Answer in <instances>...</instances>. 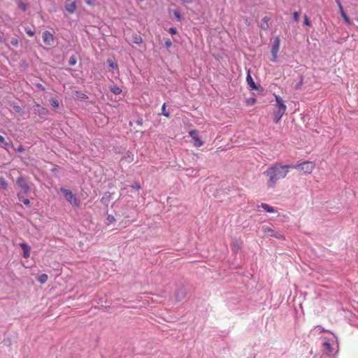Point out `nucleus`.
<instances>
[{
	"instance_id": "obj_1",
	"label": "nucleus",
	"mask_w": 358,
	"mask_h": 358,
	"mask_svg": "<svg viewBox=\"0 0 358 358\" xmlns=\"http://www.w3.org/2000/svg\"><path fill=\"white\" fill-rule=\"evenodd\" d=\"M290 164L282 165L280 163H275L268 167L264 174L268 178L266 185L269 188H274L280 179L286 177L289 172Z\"/></svg>"
},
{
	"instance_id": "obj_2",
	"label": "nucleus",
	"mask_w": 358,
	"mask_h": 358,
	"mask_svg": "<svg viewBox=\"0 0 358 358\" xmlns=\"http://www.w3.org/2000/svg\"><path fill=\"white\" fill-rule=\"evenodd\" d=\"M275 99L276 101V109L273 112L274 122L278 123L281 120L282 115L285 113L287 106H285L282 99L280 96L275 95Z\"/></svg>"
},
{
	"instance_id": "obj_3",
	"label": "nucleus",
	"mask_w": 358,
	"mask_h": 358,
	"mask_svg": "<svg viewBox=\"0 0 358 358\" xmlns=\"http://www.w3.org/2000/svg\"><path fill=\"white\" fill-rule=\"evenodd\" d=\"M315 167L313 162L306 161L296 165L290 164L291 169H296L302 171L304 173H311Z\"/></svg>"
},
{
	"instance_id": "obj_4",
	"label": "nucleus",
	"mask_w": 358,
	"mask_h": 358,
	"mask_svg": "<svg viewBox=\"0 0 358 358\" xmlns=\"http://www.w3.org/2000/svg\"><path fill=\"white\" fill-rule=\"evenodd\" d=\"M65 199L75 208L80 207V203L76 196L69 189L61 188Z\"/></svg>"
},
{
	"instance_id": "obj_5",
	"label": "nucleus",
	"mask_w": 358,
	"mask_h": 358,
	"mask_svg": "<svg viewBox=\"0 0 358 358\" xmlns=\"http://www.w3.org/2000/svg\"><path fill=\"white\" fill-rule=\"evenodd\" d=\"M262 229L263 232L269 236H271V237H273V238H275L280 239V240L285 239V236L282 234H281L280 232L275 231L274 229V228L264 225L262 227Z\"/></svg>"
},
{
	"instance_id": "obj_6",
	"label": "nucleus",
	"mask_w": 358,
	"mask_h": 358,
	"mask_svg": "<svg viewBox=\"0 0 358 358\" xmlns=\"http://www.w3.org/2000/svg\"><path fill=\"white\" fill-rule=\"evenodd\" d=\"M78 0H66L64 7L69 14H73L77 9Z\"/></svg>"
},
{
	"instance_id": "obj_7",
	"label": "nucleus",
	"mask_w": 358,
	"mask_h": 358,
	"mask_svg": "<svg viewBox=\"0 0 358 358\" xmlns=\"http://www.w3.org/2000/svg\"><path fill=\"white\" fill-rule=\"evenodd\" d=\"M187 293V289L185 285H180L178 287L175 296L177 299V301H180L184 299Z\"/></svg>"
},
{
	"instance_id": "obj_8",
	"label": "nucleus",
	"mask_w": 358,
	"mask_h": 358,
	"mask_svg": "<svg viewBox=\"0 0 358 358\" xmlns=\"http://www.w3.org/2000/svg\"><path fill=\"white\" fill-rule=\"evenodd\" d=\"M17 185L22 189L24 194H27L30 191V187L23 177H19L16 180Z\"/></svg>"
},
{
	"instance_id": "obj_9",
	"label": "nucleus",
	"mask_w": 358,
	"mask_h": 358,
	"mask_svg": "<svg viewBox=\"0 0 358 358\" xmlns=\"http://www.w3.org/2000/svg\"><path fill=\"white\" fill-rule=\"evenodd\" d=\"M189 136L192 137V140L194 141V145L196 147H201L203 142L201 140L200 137L199 136L198 131L194 129L189 131Z\"/></svg>"
},
{
	"instance_id": "obj_10",
	"label": "nucleus",
	"mask_w": 358,
	"mask_h": 358,
	"mask_svg": "<svg viewBox=\"0 0 358 358\" xmlns=\"http://www.w3.org/2000/svg\"><path fill=\"white\" fill-rule=\"evenodd\" d=\"M20 246L23 250L22 256L24 258L27 259L30 256V247L25 243H20Z\"/></svg>"
},
{
	"instance_id": "obj_11",
	"label": "nucleus",
	"mask_w": 358,
	"mask_h": 358,
	"mask_svg": "<svg viewBox=\"0 0 358 358\" xmlns=\"http://www.w3.org/2000/svg\"><path fill=\"white\" fill-rule=\"evenodd\" d=\"M34 111L41 115H46L48 114V110L47 108L43 107L40 104H36L34 106Z\"/></svg>"
},
{
	"instance_id": "obj_12",
	"label": "nucleus",
	"mask_w": 358,
	"mask_h": 358,
	"mask_svg": "<svg viewBox=\"0 0 358 358\" xmlns=\"http://www.w3.org/2000/svg\"><path fill=\"white\" fill-rule=\"evenodd\" d=\"M112 198V193L110 192H106L103 194V196L101 199V202L106 206V207L108 206V203Z\"/></svg>"
},
{
	"instance_id": "obj_13",
	"label": "nucleus",
	"mask_w": 358,
	"mask_h": 358,
	"mask_svg": "<svg viewBox=\"0 0 358 358\" xmlns=\"http://www.w3.org/2000/svg\"><path fill=\"white\" fill-rule=\"evenodd\" d=\"M246 81L248 85H249L250 90H256L257 89V87L254 82L252 76L250 75V71H248L247 76H246Z\"/></svg>"
},
{
	"instance_id": "obj_14",
	"label": "nucleus",
	"mask_w": 358,
	"mask_h": 358,
	"mask_svg": "<svg viewBox=\"0 0 358 358\" xmlns=\"http://www.w3.org/2000/svg\"><path fill=\"white\" fill-rule=\"evenodd\" d=\"M271 20V18L268 16H265L264 17L261 22H260V28L262 29V30H267L269 27V21Z\"/></svg>"
},
{
	"instance_id": "obj_15",
	"label": "nucleus",
	"mask_w": 358,
	"mask_h": 358,
	"mask_svg": "<svg viewBox=\"0 0 358 358\" xmlns=\"http://www.w3.org/2000/svg\"><path fill=\"white\" fill-rule=\"evenodd\" d=\"M43 39L44 43H50L53 41V35L48 31H45L43 33Z\"/></svg>"
},
{
	"instance_id": "obj_16",
	"label": "nucleus",
	"mask_w": 358,
	"mask_h": 358,
	"mask_svg": "<svg viewBox=\"0 0 358 358\" xmlns=\"http://www.w3.org/2000/svg\"><path fill=\"white\" fill-rule=\"evenodd\" d=\"M338 4L340 8V13H341L342 17L343 18V20H345V22L346 23L350 24H351L350 20L348 17V16L347 15V14L345 13V12L344 11L341 3L338 1Z\"/></svg>"
},
{
	"instance_id": "obj_17",
	"label": "nucleus",
	"mask_w": 358,
	"mask_h": 358,
	"mask_svg": "<svg viewBox=\"0 0 358 358\" xmlns=\"http://www.w3.org/2000/svg\"><path fill=\"white\" fill-rule=\"evenodd\" d=\"M279 47L280 46H272V48L271 50V56H272L271 61L273 62H275L277 61L278 53L279 51Z\"/></svg>"
},
{
	"instance_id": "obj_18",
	"label": "nucleus",
	"mask_w": 358,
	"mask_h": 358,
	"mask_svg": "<svg viewBox=\"0 0 358 358\" xmlns=\"http://www.w3.org/2000/svg\"><path fill=\"white\" fill-rule=\"evenodd\" d=\"M323 345L324 346V350L327 355H331L334 352V348L330 344V343L329 341H324L323 343Z\"/></svg>"
},
{
	"instance_id": "obj_19",
	"label": "nucleus",
	"mask_w": 358,
	"mask_h": 358,
	"mask_svg": "<svg viewBox=\"0 0 358 358\" xmlns=\"http://www.w3.org/2000/svg\"><path fill=\"white\" fill-rule=\"evenodd\" d=\"M259 207L262 208L265 211H266L268 213H275V209L272 206H271L265 203H262Z\"/></svg>"
},
{
	"instance_id": "obj_20",
	"label": "nucleus",
	"mask_w": 358,
	"mask_h": 358,
	"mask_svg": "<svg viewBox=\"0 0 358 358\" xmlns=\"http://www.w3.org/2000/svg\"><path fill=\"white\" fill-rule=\"evenodd\" d=\"M18 200L23 203L25 206H29L30 204V201L28 199L24 198V196L22 195L21 193H17Z\"/></svg>"
},
{
	"instance_id": "obj_21",
	"label": "nucleus",
	"mask_w": 358,
	"mask_h": 358,
	"mask_svg": "<svg viewBox=\"0 0 358 358\" xmlns=\"http://www.w3.org/2000/svg\"><path fill=\"white\" fill-rule=\"evenodd\" d=\"M48 278V275L45 274V273H43V274L39 275L37 277V280L41 284H45L47 282Z\"/></svg>"
},
{
	"instance_id": "obj_22",
	"label": "nucleus",
	"mask_w": 358,
	"mask_h": 358,
	"mask_svg": "<svg viewBox=\"0 0 358 358\" xmlns=\"http://www.w3.org/2000/svg\"><path fill=\"white\" fill-rule=\"evenodd\" d=\"M110 92H112L113 94L117 95L120 94L122 92V90L120 87H119L117 85H113L110 87Z\"/></svg>"
},
{
	"instance_id": "obj_23",
	"label": "nucleus",
	"mask_w": 358,
	"mask_h": 358,
	"mask_svg": "<svg viewBox=\"0 0 358 358\" xmlns=\"http://www.w3.org/2000/svg\"><path fill=\"white\" fill-rule=\"evenodd\" d=\"M8 183L3 177H0V189H6Z\"/></svg>"
},
{
	"instance_id": "obj_24",
	"label": "nucleus",
	"mask_w": 358,
	"mask_h": 358,
	"mask_svg": "<svg viewBox=\"0 0 358 358\" xmlns=\"http://www.w3.org/2000/svg\"><path fill=\"white\" fill-rule=\"evenodd\" d=\"M50 103L54 108H57L59 106V103L58 100L55 98L50 99Z\"/></svg>"
},
{
	"instance_id": "obj_25",
	"label": "nucleus",
	"mask_w": 358,
	"mask_h": 358,
	"mask_svg": "<svg viewBox=\"0 0 358 358\" xmlns=\"http://www.w3.org/2000/svg\"><path fill=\"white\" fill-rule=\"evenodd\" d=\"M107 63L108 64V66L112 68L113 69H115V70H118V66L117 64H115L112 59H107Z\"/></svg>"
},
{
	"instance_id": "obj_26",
	"label": "nucleus",
	"mask_w": 358,
	"mask_h": 358,
	"mask_svg": "<svg viewBox=\"0 0 358 358\" xmlns=\"http://www.w3.org/2000/svg\"><path fill=\"white\" fill-rule=\"evenodd\" d=\"M13 110L15 113L20 114V115H22L24 114V111L19 105H15L13 106Z\"/></svg>"
},
{
	"instance_id": "obj_27",
	"label": "nucleus",
	"mask_w": 358,
	"mask_h": 358,
	"mask_svg": "<svg viewBox=\"0 0 358 358\" xmlns=\"http://www.w3.org/2000/svg\"><path fill=\"white\" fill-rule=\"evenodd\" d=\"M162 115H163L164 116H165L166 117H170L169 113L166 110V103H164L162 105Z\"/></svg>"
},
{
	"instance_id": "obj_28",
	"label": "nucleus",
	"mask_w": 358,
	"mask_h": 358,
	"mask_svg": "<svg viewBox=\"0 0 358 358\" xmlns=\"http://www.w3.org/2000/svg\"><path fill=\"white\" fill-rule=\"evenodd\" d=\"M76 62H77V59H76V56L73 55L69 58V64L70 66H74L76 64Z\"/></svg>"
},
{
	"instance_id": "obj_29",
	"label": "nucleus",
	"mask_w": 358,
	"mask_h": 358,
	"mask_svg": "<svg viewBox=\"0 0 358 358\" xmlns=\"http://www.w3.org/2000/svg\"><path fill=\"white\" fill-rule=\"evenodd\" d=\"M173 15L174 16L176 17V18L178 20V21H181L182 20V16L180 15V13L179 10H173Z\"/></svg>"
},
{
	"instance_id": "obj_30",
	"label": "nucleus",
	"mask_w": 358,
	"mask_h": 358,
	"mask_svg": "<svg viewBox=\"0 0 358 358\" xmlns=\"http://www.w3.org/2000/svg\"><path fill=\"white\" fill-rule=\"evenodd\" d=\"M246 102L248 105H253L256 103V99L250 97L246 100Z\"/></svg>"
},
{
	"instance_id": "obj_31",
	"label": "nucleus",
	"mask_w": 358,
	"mask_h": 358,
	"mask_svg": "<svg viewBox=\"0 0 358 358\" xmlns=\"http://www.w3.org/2000/svg\"><path fill=\"white\" fill-rule=\"evenodd\" d=\"M131 187L136 190H139L141 188V187L138 182H134V184H132L131 185Z\"/></svg>"
},
{
	"instance_id": "obj_32",
	"label": "nucleus",
	"mask_w": 358,
	"mask_h": 358,
	"mask_svg": "<svg viewBox=\"0 0 358 358\" xmlns=\"http://www.w3.org/2000/svg\"><path fill=\"white\" fill-rule=\"evenodd\" d=\"M303 22H304V24H305L306 25H308V26H310V20H309V19H308V16H307V15H306L303 16Z\"/></svg>"
},
{
	"instance_id": "obj_33",
	"label": "nucleus",
	"mask_w": 358,
	"mask_h": 358,
	"mask_svg": "<svg viewBox=\"0 0 358 358\" xmlns=\"http://www.w3.org/2000/svg\"><path fill=\"white\" fill-rule=\"evenodd\" d=\"M2 148L8 150L9 148L11 147V144L10 143H8L5 141V143H3V144H1V145Z\"/></svg>"
},
{
	"instance_id": "obj_34",
	"label": "nucleus",
	"mask_w": 358,
	"mask_h": 358,
	"mask_svg": "<svg viewBox=\"0 0 358 358\" xmlns=\"http://www.w3.org/2000/svg\"><path fill=\"white\" fill-rule=\"evenodd\" d=\"M299 14L298 12L295 11L293 13V18H294V20L296 22H298L299 21Z\"/></svg>"
},
{
	"instance_id": "obj_35",
	"label": "nucleus",
	"mask_w": 358,
	"mask_h": 358,
	"mask_svg": "<svg viewBox=\"0 0 358 358\" xmlns=\"http://www.w3.org/2000/svg\"><path fill=\"white\" fill-rule=\"evenodd\" d=\"M240 249V245L239 243L236 242H234V248L233 250L236 252H237Z\"/></svg>"
},
{
	"instance_id": "obj_36",
	"label": "nucleus",
	"mask_w": 358,
	"mask_h": 358,
	"mask_svg": "<svg viewBox=\"0 0 358 358\" xmlns=\"http://www.w3.org/2000/svg\"><path fill=\"white\" fill-rule=\"evenodd\" d=\"M107 220L109 222H114L115 220L114 218V217L111 215H108V217H107Z\"/></svg>"
},
{
	"instance_id": "obj_37",
	"label": "nucleus",
	"mask_w": 358,
	"mask_h": 358,
	"mask_svg": "<svg viewBox=\"0 0 358 358\" xmlns=\"http://www.w3.org/2000/svg\"><path fill=\"white\" fill-rule=\"evenodd\" d=\"M136 123L137 125L141 126L143 124V119L140 118V119L137 120L136 121Z\"/></svg>"
},
{
	"instance_id": "obj_38",
	"label": "nucleus",
	"mask_w": 358,
	"mask_h": 358,
	"mask_svg": "<svg viewBox=\"0 0 358 358\" xmlns=\"http://www.w3.org/2000/svg\"><path fill=\"white\" fill-rule=\"evenodd\" d=\"M20 8L22 10H24V11H25V10H26V9H27V6H26V5H25L24 3H21V5L20 6Z\"/></svg>"
},
{
	"instance_id": "obj_39",
	"label": "nucleus",
	"mask_w": 358,
	"mask_h": 358,
	"mask_svg": "<svg viewBox=\"0 0 358 358\" xmlns=\"http://www.w3.org/2000/svg\"><path fill=\"white\" fill-rule=\"evenodd\" d=\"M3 143H5V138L3 136L0 135V146L1 145V144H3Z\"/></svg>"
},
{
	"instance_id": "obj_40",
	"label": "nucleus",
	"mask_w": 358,
	"mask_h": 358,
	"mask_svg": "<svg viewBox=\"0 0 358 358\" xmlns=\"http://www.w3.org/2000/svg\"><path fill=\"white\" fill-rule=\"evenodd\" d=\"M17 151L18 152H22L24 151V148L22 147V145H20L17 148Z\"/></svg>"
},
{
	"instance_id": "obj_41",
	"label": "nucleus",
	"mask_w": 358,
	"mask_h": 358,
	"mask_svg": "<svg viewBox=\"0 0 358 358\" xmlns=\"http://www.w3.org/2000/svg\"><path fill=\"white\" fill-rule=\"evenodd\" d=\"M170 31H171V33L175 34V33H176V29H175L174 28H170Z\"/></svg>"
},
{
	"instance_id": "obj_42",
	"label": "nucleus",
	"mask_w": 358,
	"mask_h": 358,
	"mask_svg": "<svg viewBox=\"0 0 358 358\" xmlns=\"http://www.w3.org/2000/svg\"><path fill=\"white\" fill-rule=\"evenodd\" d=\"M165 45H171V41L169 40H168L167 41H166Z\"/></svg>"
},
{
	"instance_id": "obj_43",
	"label": "nucleus",
	"mask_w": 358,
	"mask_h": 358,
	"mask_svg": "<svg viewBox=\"0 0 358 358\" xmlns=\"http://www.w3.org/2000/svg\"><path fill=\"white\" fill-rule=\"evenodd\" d=\"M87 4H91V0H85Z\"/></svg>"
},
{
	"instance_id": "obj_44",
	"label": "nucleus",
	"mask_w": 358,
	"mask_h": 358,
	"mask_svg": "<svg viewBox=\"0 0 358 358\" xmlns=\"http://www.w3.org/2000/svg\"><path fill=\"white\" fill-rule=\"evenodd\" d=\"M27 34L32 36L33 35V32L31 31H27Z\"/></svg>"
},
{
	"instance_id": "obj_45",
	"label": "nucleus",
	"mask_w": 358,
	"mask_h": 358,
	"mask_svg": "<svg viewBox=\"0 0 358 358\" xmlns=\"http://www.w3.org/2000/svg\"><path fill=\"white\" fill-rule=\"evenodd\" d=\"M275 43H276V45H278V44H279V39H278V38H277V39H276Z\"/></svg>"
},
{
	"instance_id": "obj_46",
	"label": "nucleus",
	"mask_w": 358,
	"mask_h": 358,
	"mask_svg": "<svg viewBox=\"0 0 358 358\" xmlns=\"http://www.w3.org/2000/svg\"><path fill=\"white\" fill-rule=\"evenodd\" d=\"M135 43H139V41L137 40V38H136Z\"/></svg>"
},
{
	"instance_id": "obj_47",
	"label": "nucleus",
	"mask_w": 358,
	"mask_h": 358,
	"mask_svg": "<svg viewBox=\"0 0 358 358\" xmlns=\"http://www.w3.org/2000/svg\"><path fill=\"white\" fill-rule=\"evenodd\" d=\"M14 42H15V43H16V41H15H15H14V40H13V41H11V43H13H13H14Z\"/></svg>"
}]
</instances>
